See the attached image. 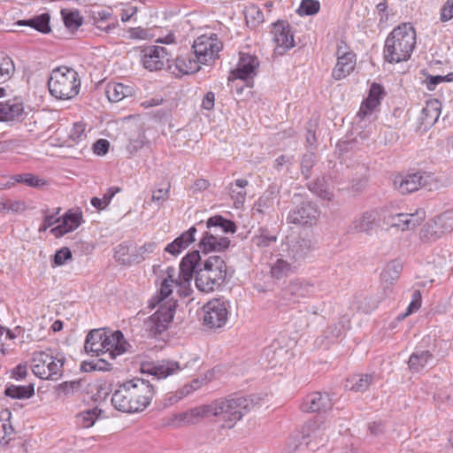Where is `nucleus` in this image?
Returning a JSON list of instances; mask_svg holds the SVG:
<instances>
[{
  "mask_svg": "<svg viewBox=\"0 0 453 453\" xmlns=\"http://www.w3.org/2000/svg\"><path fill=\"white\" fill-rule=\"evenodd\" d=\"M226 273V264L220 256H210L203 261L198 250L188 252L180 263L179 277L183 283L189 284L195 275L196 287L204 293L223 286Z\"/></svg>",
  "mask_w": 453,
  "mask_h": 453,
  "instance_id": "nucleus-1",
  "label": "nucleus"
},
{
  "mask_svg": "<svg viewBox=\"0 0 453 453\" xmlns=\"http://www.w3.org/2000/svg\"><path fill=\"white\" fill-rule=\"evenodd\" d=\"M154 395V385L150 380L135 377L121 383L111 401L116 410L134 413L145 410Z\"/></svg>",
  "mask_w": 453,
  "mask_h": 453,
  "instance_id": "nucleus-2",
  "label": "nucleus"
},
{
  "mask_svg": "<svg viewBox=\"0 0 453 453\" xmlns=\"http://www.w3.org/2000/svg\"><path fill=\"white\" fill-rule=\"evenodd\" d=\"M416 31L410 23H403L387 36L383 58L390 64H397L411 58L416 46Z\"/></svg>",
  "mask_w": 453,
  "mask_h": 453,
  "instance_id": "nucleus-3",
  "label": "nucleus"
},
{
  "mask_svg": "<svg viewBox=\"0 0 453 453\" xmlns=\"http://www.w3.org/2000/svg\"><path fill=\"white\" fill-rule=\"evenodd\" d=\"M50 95L58 100H70L75 97L81 88L78 73L66 66L53 69L48 80Z\"/></svg>",
  "mask_w": 453,
  "mask_h": 453,
  "instance_id": "nucleus-4",
  "label": "nucleus"
},
{
  "mask_svg": "<svg viewBox=\"0 0 453 453\" xmlns=\"http://www.w3.org/2000/svg\"><path fill=\"white\" fill-rule=\"evenodd\" d=\"M212 416L221 417L225 422L223 427L231 429L237 421L249 413L254 406L253 401L247 396H230L211 403Z\"/></svg>",
  "mask_w": 453,
  "mask_h": 453,
  "instance_id": "nucleus-5",
  "label": "nucleus"
},
{
  "mask_svg": "<svg viewBox=\"0 0 453 453\" xmlns=\"http://www.w3.org/2000/svg\"><path fill=\"white\" fill-rule=\"evenodd\" d=\"M65 357H57L45 351H35L31 360L33 373L40 379L58 380L62 375Z\"/></svg>",
  "mask_w": 453,
  "mask_h": 453,
  "instance_id": "nucleus-6",
  "label": "nucleus"
},
{
  "mask_svg": "<svg viewBox=\"0 0 453 453\" xmlns=\"http://www.w3.org/2000/svg\"><path fill=\"white\" fill-rule=\"evenodd\" d=\"M176 301H167L158 305L157 310L143 322V329L150 337H156L165 332L173 321Z\"/></svg>",
  "mask_w": 453,
  "mask_h": 453,
  "instance_id": "nucleus-7",
  "label": "nucleus"
},
{
  "mask_svg": "<svg viewBox=\"0 0 453 453\" xmlns=\"http://www.w3.org/2000/svg\"><path fill=\"white\" fill-rule=\"evenodd\" d=\"M229 302L224 298H214L207 302L202 308L203 326L210 329L224 326L229 315Z\"/></svg>",
  "mask_w": 453,
  "mask_h": 453,
  "instance_id": "nucleus-8",
  "label": "nucleus"
},
{
  "mask_svg": "<svg viewBox=\"0 0 453 453\" xmlns=\"http://www.w3.org/2000/svg\"><path fill=\"white\" fill-rule=\"evenodd\" d=\"M395 188L401 194H410L418 190L420 188H427L432 190L438 188L435 178L426 173H415L407 175H397L393 180Z\"/></svg>",
  "mask_w": 453,
  "mask_h": 453,
  "instance_id": "nucleus-9",
  "label": "nucleus"
},
{
  "mask_svg": "<svg viewBox=\"0 0 453 453\" xmlns=\"http://www.w3.org/2000/svg\"><path fill=\"white\" fill-rule=\"evenodd\" d=\"M194 55L201 64L208 65L219 58L223 43L216 34L203 35L197 37L192 46Z\"/></svg>",
  "mask_w": 453,
  "mask_h": 453,
  "instance_id": "nucleus-10",
  "label": "nucleus"
},
{
  "mask_svg": "<svg viewBox=\"0 0 453 453\" xmlns=\"http://www.w3.org/2000/svg\"><path fill=\"white\" fill-rule=\"evenodd\" d=\"M381 225L380 212L368 210L357 216L348 227L349 234H365L372 235Z\"/></svg>",
  "mask_w": 453,
  "mask_h": 453,
  "instance_id": "nucleus-11",
  "label": "nucleus"
},
{
  "mask_svg": "<svg viewBox=\"0 0 453 453\" xmlns=\"http://www.w3.org/2000/svg\"><path fill=\"white\" fill-rule=\"evenodd\" d=\"M336 57L337 62L332 71V77L336 81H340L346 78L354 70L356 54L342 40L337 44Z\"/></svg>",
  "mask_w": 453,
  "mask_h": 453,
  "instance_id": "nucleus-12",
  "label": "nucleus"
},
{
  "mask_svg": "<svg viewBox=\"0 0 453 453\" xmlns=\"http://www.w3.org/2000/svg\"><path fill=\"white\" fill-rule=\"evenodd\" d=\"M171 52L167 48L152 45L145 47L141 51V61L149 71L163 69L165 63L170 62Z\"/></svg>",
  "mask_w": 453,
  "mask_h": 453,
  "instance_id": "nucleus-13",
  "label": "nucleus"
},
{
  "mask_svg": "<svg viewBox=\"0 0 453 453\" xmlns=\"http://www.w3.org/2000/svg\"><path fill=\"white\" fill-rule=\"evenodd\" d=\"M319 211L316 204L311 202L302 203L292 209L288 215V223L301 226H311L316 223Z\"/></svg>",
  "mask_w": 453,
  "mask_h": 453,
  "instance_id": "nucleus-14",
  "label": "nucleus"
},
{
  "mask_svg": "<svg viewBox=\"0 0 453 453\" xmlns=\"http://www.w3.org/2000/svg\"><path fill=\"white\" fill-rule=\"evenodd\" d=\"M314 294V285L310 281L301 279L291 280L280 292L282 299L293 303L311 297Z\"/></svg>",
  "mask_w": 453,
  "mask_h": 453,
  "instance_id": "nucleus-15",
  "label": "nucleus"
},
{
  "mask_svg": "<svg viewBox=\"0 0 453 453\" xmlns=\"http://www.w3.org/2000/svg\"><path fill=\"white\" fill-rule=\"evenodd\" d=\"M259 60L255 55L241 52L236 68L232 70L228 81L252 79L257 74Z\"/></svg>",
  "mask_w": 453,
  "mask_h": 453,
  "instance_id": "nucleus-16",
  "label": "nucleus"
},
{
  "mask_svg": "<svg viewBox=\"0 0 453 453\" xmlns=\"http://www.w3.org/2000/svg\"><path fill=\"white\" fill-rule=\"evenodd\" d=\"M182 367L177 361L163 359L156 363H143L141 370L142 373L152 376V380H162L180 372Z\"/></svg>",
  "mask_w": 453,
  "mask_h": 453,
  "instance_id": "nucleus-17",
  "label": "nucleus"
},
{
  "mask_svg": "<svg viewBox=\"0 0 453 453\" xmlns=\"http://www.w3.org/2000/svg\"><path fill=\"white\" fill-rule=\"evenodd\" d=\"M272 33L276 44L275 52L279 55H283L288 50L294 47V35L288 23L278 21L273 25Z\"/></svg>",
  "mask_w": 453,
  "mask_h": 453,
  "instance_id": "nucleus-18",
  "label": "nucleus"
},
{
  "mask_svg": "<svg viewBox=\"0 0 453 453\" xmlns=\"http://www.w3.org/2000/svg\"><path fill=\"white\" fill-rule=\"evenodd\" d=\"M166 277H165L161 283L158 292L150 301V306L155 307L167 301H173L172 298L169 299L173 294V286L177 284H184L183 281L179 278L178 281L175 278V269L172 266L165 270Z\"/></svg>",
  "mask_w": 453,
  "mask_h": 453,
  "instance_id": "nucleus-19",
  "label": "nucleus"
},
{
  "mask_svg": "<svg viewBox=\"0 0 453 453\" xmlns=\"http://www.w3.org/2000/svg\"><path fill=\"white\" fill-rule=\"evenodd\" d=\"M333 403L326 393L313 392L307 395L300 405L303 412H320L331 410Z\"/></svg>",
  "mask_w": 453,
  "mask_h": 453,
  "instance_id": "nucleus-20",
  "label": "nucleus"
},
{
  "mask_svg": "<svg viewBox=\"0 0 453 453\" xmlns=\"http://www.w3.org/2000/svg\"><path fill=\"white\" fill-rule=\"evenodd\" d=\"M212 416V404L201 405L174 415L173 425L182 426L196 424L205 417Z\"/></svg>",
  "mask_w": 453,
  "mask_h": 453,
  "instance_id": "nucleus-21",
  "label": "nucleus"
},
{
  "mask_svg": "<svg viewBox=\"0 0 453 453\" xmlns=\"http://www.w3.org/2000/svg\"><path fill=\"white\" fill-rule=\"evenodd\" d=\"M103 342L104 353H108L111 359L125 353L127 346H129L119 330L112 333L104 330Z\"/></svg>",
  "mask_w": 453,
  "mask_h": 453,
  "instance_id": "nucleus-22",
  "label": "nucleus"
},
{
  "mask_svg": "<svg viewBox=\"0 0 453 453\" xmlns=\"http://www.w3.org/2000/svg\"><path fill=\"white\" fill-rule=\"evenodd\" d=\"M200 64L196 56L193 57L188 53L177 57L173 64L169 65L168 67L174 75L180 76L198 72L201 67Z\"/></svg>",
  "mask_w": 453,
  "mask_h": 453,
  "instance_id": "nucleus-23",
  "label": "nucleus"
},
{
  "mask_svg": "<svg viewBox=\"0 0 453 453\" xmlns=\"http://www.w3.org/2000/svg\"><path fill=\"white\" fill-rule=\"evenodd\" d=\"M82 223L81 211L73 212L68 211L62 219H60L59 225L51 228L50 232L57 237H61L67 233L73 232L77 229Z\"/></svg>",
  "mask_w": 453,
  "mask_h": 453,
  "instance_id": "nucleus-24",
  "label": "nucleus"
},
{
  "mask_svg": "<svg viewBox=\"0 0 453 453\" xmlns=\"http://www.w3.org/2000/svg\"><path fill=\"white\" fill-rule=\"evenodd\" d=\"M383 94V87L378 83H372L369 90V95L366 100L362 103L357 115L363 119L372 115L380 105Z\"/></svg>",
  "mask_w": 453,
  "mask_h": 453,
  "instance_id": "nucleus-25",
  "label": "nucleus"
},
{
  "mask_svg": "<svg viewBox=\"0 0 453 453\" xmlns=\"http://www.w3.org/2000/svg\"><path fill=\"white\" fill-rule=\"evenodd\" d=\"M24 113L23 103L16 98L0 102V122L20 121Z\"/></svg>",
  "mask_w": 453,
  "mask_h": 453,
  "instance_id": "nucleus-26",
  "label": "nucleus"
},
{
  "mask_svg": "<svg viewBox=\"0 0 453 453\" xmlns=\"http://www.w3.org/2000/svg\"><path fill=\"white\" fill-rule=\"evenodd\" d=\"M230 245V240L225 236H215L211 232H205L199 242V247L204 254L211 251H224Z\"/></svg>",
  "mask_w": 453,
  "mask_h": 453,
  "instance_id": "nucleus-27",
  "label": "nucleus"
},
{
  "mask_svg": "<svg viewBox=\"0 0 453 453\" xmlns=\"http://www.w3.org/2000/svg\"><path fill=\"white\" fill-rule=\"evenodd\" d=\"M197 232L196 226H191L188 230L183 232L179 237L174 239L165 248V252L176 257L186 250L192 242H195V234Z\"/></svg>",
  "mask_w": 453,
  "mask_h": 453,
  "instance_id": "nucleus-28",
  "label": "nucleus"
},
{
  "mask_svg": "<svg viewBox=\"0 0 453 453\" xmlns=\"http://www.w3.org/2000/svg\"><path fill=\"white\" fill-rule=\"evenodd\" d=\"M89 18L93 24L101 31L109 33L115 28L116 19L112 16L111 11L108 9H96L89 12Z\"/></svg>",
  "mask_w": 453,
  "mask_h": 453,
  "instance_id": "nucleus-29",
  "label": "nucleus"
},
{
  "mask_svg": "<svg viewBox=\"0 0 453 453\" xmlns=\"http://www.w3.org/2000/svg\"><path fill=\"white\" fill-rule=\"evenodd\" d=\"M104 329L98 328L91 330L85 340L84 349L86 353L93 356H99L104 353Z\"/></svg>",
  "mask_w": 453,
  "mask_h": 453,
  "instance_id": "nucleus-30",
  "label": "nucleus"
},
{
  "mask_svg": "<svg viewBox=\"0 0 453 453\" xmlns=\"http://www.w3.org/2000/svg\"><path fill=\"white\" fill-rule=\"evenodd\" d=\"M433 359L434 355L430 350L416 349L409 357L408 367L413 373L419 372L423 371Z\"/></svg>",
  "mask_w": 453,
  "mask_h": 453,
  "instance_id": "nucleus-31",
  "label": "nucleus"
},
{
  "mask_svg": "<svg viewBox=\"0 0 453 453\" xmlns=\"http://www.w3.org/2000/svg\"><path fill=\"white\" fill-rule=\"evenodd\" d=\"M105 94L109 101L118 103L125 97L132 96L134 94V88L120 82H111L105 88Z\"/></svg>",
  "mask_w": 453,
  "mask_h": 453,
  "instance_id": "nucleus-32",
  "label": "nucleus"
},
{
  "mask_svg": "<svg viewBox=\"0 0 453 453\" xmlns=\"http://www.w3.org/2000/svg\"><path fill=\"white\" fill-rule=\"evenodd\" d=\"M441 104L437 99H431L426 102L421 111V119L426 126H433L440 118Z\"/></svg>",
  "mask_w": 453,
  "mask_h": 453,
  "instance_id": "nucleus-33",
  "label": "nucleus"
},
{
  "mask_svg": "<svg viewBox=\"0 0 453 453\" xmlns=\"http://www.w3.org/2000/svg\"><path fill=\"white\" fill-rule=\"evenodd\" d=\"M50 16L49 13H42L28 19L19 20V26H28L42 34H49L51 31L50 26Z\"/></svg>",
  "mask_w": 453,
  "mask_h": 453,
  "instance_id": "nucleus-34",
  "label": "nucleus"
},
{
  "mask_svg": "<svg viewBox=\"0 0 453 453\" xmlns=\"http://www.w3.org/2000/svg\"><path fill=\"white\" fill-rule=\"evenodd\" d=\"M4 395L12 399H28L35 395V387L32 383L27 386L7 384Z\"/></svg>",
  "mask_w": 453,
  "mask_h": 453,
  "instance_id": "nucleus-35",
  "label": "nucleus"
},
{
  "mask_svg": "<svg viewBox=\"0 0 453 453\" xmlns=\"http://www.w3.org/2000/svg\"><path fill=\"white\" fill-rule=\"evenodd\" d=\"M444 233L433 219L427 221L420 230V239L425 242H433L440 239Z\"/></svg>",
  "mask_w": 453,
  "mask_h": 453,
  "instance_id": "nucleus-36",
  "label": "nucleus"
},
{
  "mask_svg": "<svg viewBox=\"0 0 453 453\" xmlns=\"http://www.w3.org/2000/svg\"><path fill=\"white\" fill-rule=\"evenodd\" d=\"M208 229L219 228L221 234H234L236 231V225L234 221L223 218L221 215L211 217L207 222Z\"/></svg>",
  "mask_w": 453,
  "mask_h": 453,
  "instance_id": "nucleus-37",
  "label": "nucleus"
},
{
  "mask_svg": "<svg viewBox=\"0 0 453 453\" xmlns=\"http://www.w3.org/2000/svg\"><path fill=\"white\" fill-rule=\"evenodd\" d=\"M252 243L258 248H267L277 241V234L266 226L259 227L258 233L252 239Z\"/></svg>",
  "mask_w": 453,
  "mask_h": 453,
  "instance_id": "nucleus-38",
  "label": "nucleus"
},
{
  "mask_svg": "<svg viewBox=\"0 0 453 453\" xmlns=\"http://www.w3.org/2000/svg\"><path fill=\"white\" fill-rule=\"evenodd\" d=\"M313 249L312 242L308 239H300L290 249V254L294 261L304 259Z\"/></svg>",
  "mask_w": 453,
  "mask_h": 453,
  "instance_id": "nucleus-39",
  "label": "nucleus"
},
{
  "mask_svg": "<svg viewBox=\"0 0 453 453\" xmlns=\"http://www.w3.org/2000/svg\"><path fill=\"white\" fill-rule=\"evenodd\" d=\"M373 382V376L372 374H362L357 377H354L348 380L346 388L354 392H365Z\"/></svg>",
  "mask_w": 453,
  "mask_h": 453,
  "instance_id": "nucleus-40",
  "label": "nucleus"
},
{
  "mask_svg": "<svg viewBox=\"0 0 453 453\" xmlns=\"http://www.w3.org/2000/svg\"><path fill=\"white\" fill-rule=\"evenodd\" d=\"M403 270V265L400 262L396 260H393L388 263L383 269L380 277L384 282L392 284L395 280H396Z\"/></svg>",
  "mask_w": 453,
  "mask_h": 453,
  "instance_id": "nucleus-41",
  "label": "nucleus"
},
{
  "mask_svg": "<svg viewBox=\"0 0 453 453\" xmlns=\"http://www.w3.org/2000/svg\"><path fill=\"white\" fill-rule=\"evenodd\" d=\"M99 413L100 411L97 408L81 411L75 416V422L82 428H89L95 424Z\"/></svg>",
  "mask_w": 453,
  "mask_h": 453,
  "instance_id": "nucleus-42",
  "label": "nucleus"
},
{
  "mask_svg": "<svg viewBox=\"0 0 453 453\" xmlns=\"http://www.w3.org/2000/svg\"><path fill=\"white\" fill-rule=\"evenodd\" d=\"M14 72L15 66L12 59L5 54L0 53V83L7 81Z\"/></svg>",
  "mask_w": 453,
  "mask_h": 453,
  "instance_id": "nucleus-43",
  "label": "nucleus"
},
{
  "mask_svg": "<svg viewBox=\"0 0 453 453\" xmlns=\"http://www.w3.org/2000/svg\"><path fill=\"white\" fill-rule=\"evenodd\" d=\"M80 388L81 382L79 380L65 381L57 386L56 392L58 398L64 399L74 395L80 391Z\"/></svg>",
  "mask_w": 453,
  "mask_h": 453,
  "instance_id": "nucleus-44",
  "label": "nucleus"
},
{
  "mask_svg": "<svg viewBox=\"0 0 453 453\" xmlns=\"http://www.w3.org/2000/svg\"><path fill=\"white\" fill-rule=\"evenodd\" d=\"M12 179L18 183H24L27 186L33 188H40L46 183L44 180L29 173L16 174Z\"/></svg>",
  "mask_w": 453,
  "mask_h": 453,
  "instance_id": "nucleus-45",
  "label": "nucleus"
},
{
  "mask_svg": "<svg viewBox=\"0 0 453 453\" xmlns=\"http://www.w3.org/2000/svg\"><path fill=\"white\" fill-rule=\"evenodd\" d=\"M171 184L166 181L163 186L157 187L152 191L151 201L161 206L170 197Z\"/></svg>",
  "mask_w": 453,
  "mask_h": 453,
  "instance_id": "nucleus-46",
  "label": "nucleus"
},
{
  "mask_svg": "<svg viewBox=\"0 0 453 453\" xmlns=\"http://www.w3.org/2000/svg\"><path fill=\"white\" fill-rule=\"evenodd\" d=\"M320 4L318 0H302L297 9L300 16H311L319 12Z\"/></svg>",
  "mask_w": 453,
  "mask_h": 453,
  "instance_id": "nucleus-47",
  "label": "nucleus"
},
{
  "mask_svg": "<svg viewBox=\"0 0 453 453\" xmlns=\"http://www.w3.org/2000/svg\"><path fill=\"white\" fill-rule=\"evenodd\" d=\"M291 271L292 266L288 262L278 259L271 268V274L273 278L279 280L287 276Z\"/></svg>",
  "mask_w": 453,
  "mask_h": 453,
  "instance_id": "nucleus-48",
  "label": "nucleus"
},
{
  "mask_svg": "<svg viewBox=\"0 0 453 453\" xmlns=\"http://www.w3.org/2000/svg\"><path fill=\"white\" fill-rule=\"evenodd\" d=\"M245 19L248 24L256 27L264 21V14L257 6L251 5L245 12Z\"/></svg>",
  "mask_w": 453,
  "mask_h": 453,
  "instance_id": "nucleus-49",
  "label": "nucleus"
},
{
  "mask_svg": "<svg viewBox=\"0 0 453 453\" xmlns=\"http://www.w3.org/2000/svg\"><path fill=\"white\" fill-rule=\"evenodd\" d=\"M111 368V364L103 358L95 361H84L81 364V369L84 372L110 371Z\"/></svg>",
  "mask_w": 453,
  "mask_h": 453,
  "instance_id": "nucleus-50",
  "label": "nucleus"
},
{
  "mask_svg": "<svg viewBox=\"0 0 453 453\" xmlns=\"http://www.w3.org/2000/svg\"><path fill=\"white\" fill-rule=\"evenodd\" d=\"M157 248V244L154 242H147L141 246L135 254H133V261L135 263H140L146 259L150 254L154 253Z\"/></svg>",
  "mask_w": 453,
  "mask_h": 453,
  "instance_id": "nucleus-51",
  "label": "nucleus"
},
{
  "mask_svg": "<svg viewBox=\"0 0 453 453\" xmlns=\"http://www.w3.org/2000/svg\"><path fill=\"white\" fill-rule=\"evenodd\" d=\"M444 234L453 230V211H447L434 219Z\"/></svg>",
  "mask_w": 453,
  "mask_h": 453,
  "instance_id": "nucleus-52",
  "label": "nucleus"
},
{
  "mask_svg": "<svg viewBox=\"0 0 453 453\" xmlns=\"http://www.w3.org/2000/svg\"><path fill=\"white\" fill-rule=\"evenodd\" d=\"M308 188L317 195L319 197L330 201L333 199L334 195L331 191H329L324 185L322 180H316L309 184Z\"/></svg>",
  "mask_w": 453,
  "mask_h": 453,
  "instance_id": "nucleus-53",
  "label": "nucleus"
},
{
  "mask_svg": "<svg viewBox=\"0 0 453 453\" xmlns=\"http://www.w3.org/2000/svg\"><path fill=\"white\" fill-rule=\"evenodd\" d=\"M316 164V155L313 152H306L301 160V172L305 179H309L311 169Z\"/></svg>",
  "mask_w": 453,
  "mask_h": 453,
  "instance_id": "nucleus-54",
  "label": "nucleus"
},
{
  "mask_svg": "<svg viewBox=\"0 0 453 453\" xmlns=\"http://www.w3.org/2000/svg\"><path fill=\"white\" fill-rule=\"evenodd\" d=\"M403 218L407 219L404 221L406 223V226L404 228L411 230L423 222L426 218V211L424 209H418L414 213L407 214V216H403Z\"/></svg>",
  "mask_w": 453,
  "mask_h": 453,
  "instance_id": "nucleus-55",
  "label": "nucleus"
},
{
  "mask_svg": "<svg viewBox=\"0 0 453 453\" xmlns=\"http://www.w3.org/2000/svg\"><path fill=\"white\" fill-rule=\"evenodd\" d=\"M64 23L70 29H76L82 24V18L78 12L62 11Z\"/></svg>",
  "mask_w": 453,
  "mask_h": 453,
  "instance_id": "nucleus-56",
  "label": "nucleus"
},
{
  "mask_svg": "<svg viewBox=\"0 0 453 453\" xmlns=\"http://www.w3.org/2000/svg\"><path fill=\"white\" fill-rule=\"evenodd\" d=\"M72 258V252L69 248L63 247L58 250L54 256L53 263L55 265H63L67 260Z\"/></svg>",
  "mask_w": 453,
  "mask_h": 453,
  "instance_id": "nucleus-57",
  "label": "nucleus"
},
{
  "mask_svg": "<svg viewBox=\"0 0 453 453\" xmlns=\"http://www.w3.org/2000/svg\"><path fill=\"white\" fill-rule=\"evenodd\" d=\"M128 248L124 244H119L115 249L114 257L116 260L120 262L123 265L130 264L133 261V258L127 257Z\"/></svg>",
  "mask_w": 453,
  "mask_h": 453,
  "instance_id": "nucleus-58",
  "label": "nucleus"
},
{
  "mask_svg": "<svg viewBox=\"0 0 453 453\" xmlns=\"http://www.w3.org/2000/svg\"><path fill=\"white\" fill-rule=\"evenodd\" d=\"M451 19H453V0H447L441 9L440 20L447 22Z\"/></svg>",
  "mask_w": 453,
  "mask_h": 453,
  "instance_id": "nucleus-59",
  "label": "nucleus"
},
{
  "mask_svg": "<svg viewBox=\"0 0 453 453\" xmlns=\"http://www.w3.org/2000/svg\"><path fill=\"white\" fill-rule=\"evenodd\" d=\"M8 213H19L27 210L26 203L21 200L7 199Z\"/></svg>",
  "mask_w": 453,
  "mask_h": 453,
  "instance_id": "nucleus-60",
  "label": "nucleus"
},
{
  "mask_svg": "<svg viewBox=\"0 0 453 453\" xmlns=\"http://www.w3.org/2000/svg\"><path fill=\"white\" fill-rule=\"evenodd\" d=\"M69 137L74 142H79L85 139L86 134H84L83 125L79 123L74 124L72 130L70 131Z\"/></svg>",
  "mask_w": 453,
  "mask_h": 453,
  "instance_id": "nucleus-61",
  "label": "nucleus"
},
{
  "mask_svg": "<svg viewBox=\"0 0 453 453\" xmlns=\"http://www.w3.org/2000/svg\"><path fill=\"white\" fill-rule=\"evenodd\" d=\"M110 142L105 139H99L93 144V151L98 156H104L108 152Z\"/></svg>",
  "mask_w": 453,
  "mask_h": 453,
  "instance_id": "nucleus-62",
  "label": "nucleus"
},
{
  "mask_svg": "<svg viewBox=\"0 0 453 453\" xmlns=\"http://www.w3.org/2000/svg\"><path fill=\"white\" fill-rule=\"evenodd\" d=\"M59 209H58V211L56 214H49L46 215L43 219L42 224L39 227V232H44L49 227L52 226L55 223L60 221V218H57L56 215L58 214Z\"/></svg>",
  "mask_w": 453,
  "mask_h": 453,
  "instance_id": "nucleus-63",
  "label": "nucleus"
},
{
  "mask_svg": "<svg viewBox=\"0 0 453 453\" xmlns=\"http://www.w3.org/2000/svg\"><path fill=\"white\" fill-rule=\"evenodd\" d=\"M230 191H231L232 198L234 199L235 207L239 208L241 205L243 204V203L245 201L246 191H244V190L237 191L236 189H234L233 188V186L230 187Z\"/></svg>",
  "mask_w": 453,
  "mask_h": 453,
  "instance_id": "nucleus-64",
  "label": "nucleus"
}]
</instances>
